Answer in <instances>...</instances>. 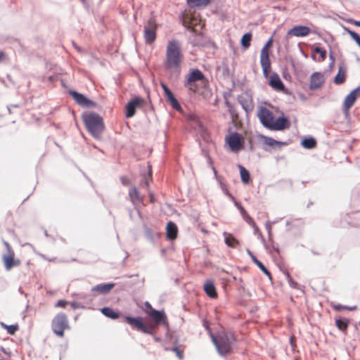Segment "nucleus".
Masks as SVG:
<instances>
[{"instance_id": "obj_38", "label": "nucleus", "mask_w": 360, "mask_h": 360, "mask_svg": "<svg viewBox=\"0 0 360 360\" xmlns=\"http://www.w3.org/2000/svg\"><path fill=\"white\" fill-rule=\"evenodd\" d=\"M348 321L342 319L336 320V326L341 330H344L347 328Z\"/></svg>"}, {"instance_id": "obj_43", "label": "nucleus", "mask_w": 360, "mask_h": 360, "mask_svg": "<svg viewBox=\"0 0 360 360\" xmlns=\"http://www.w3.org/2000/svg\"><path fill=\"white\" fill-rule=\"evenodd\" d=\"M71 307L73 308V309H79V308H83L84 306L78 302H71Z\"/></svg>"}, {"instance_id": "obj_17", "label": "nucleus", "mask_w": 360, "mask_h": 360, "mask_svg": "<svg viewBox=\"0 0 360 360\" xmlns=\"http://www.w3.org/2000/svg\"><path fill=\"white\" fill-rule=\"evenodd\" d=\"M324 82L323 75L320 72H314L310 79V89H316L322 86Z\"/></svg>"}, {"instance_id": "obj_56", "label": "nucleus", "mask_w": 360, "mask_h": 360, "mask_svg": "<svg viewBox=\"0 0 360 360\" xmlns=\"http://www.w3.org/2000/svg\"><path fill=\"white\" fill-rule=\"evenodd\" d=\"M198 126H199L200 129L201 131H203L204 130V127L202 126V124L200 122H198Z\"/></svg>"}, {"instance_id": "obj_39", "label": "nucleus", "mask_w": 360, "mask_h": 360, "mask_svg": "<svg viewBox=\"0 0 360 360\" xmlns=\"http://www.w3.org/2000/svg\"><path fill=\"white\" fill-rule=\"evenodd\" d=\"M191 21H192L191 16L189 15L188 14H185L184 16V18H183V25L185 27L188 28L191 26H192V25H193V22Z\"/></svg>"}, {"instance_id": "obj_55", "label": "nucleus", "mask_w": 360, "mask_h": 360, "mask_svg": "<svg viewBox=\"0 0 360 360\" xmlns=\"http://www.w3.org/2000/svg\"><path fill=\"white\" fill-rule=\"evenodd\" d=\"M121 180H122V183L123 184H127V181H128V180H127L126 178L122 177V178L121 179Z\"/></svg>"}, {"instance_id": "obj_31", "label": "nucleus", "mask_w": 360, "mask_h": 360, "mask_svg": "<svg viewBox=\"0 0 360 360\" xmlns=\"http://www.w3.org/2000/svg\"><path fill=\"white\" fill-rule=\"evenodd\" d=\"M251 39H252V34L251 33L248 32V33H245V34L243 35L241 40H240V44L244 49H247L250 47Z\"/></svg>"}, {"instance_id": "obj_45", "label": "nucleus", "mask_w": 360, "mask_h": 360, "mask_svg": "<svg viewBox=\"0 0 360 360\" xmlns=\"http://www.w3.org/2000/svg\"><path fill=\"white\" fill-rule=\"evenodd\" d=\"M66 304H67V302H65L64 300H58L57 302V303L56 304V307H65Z\"/></svg>"}, {"instance_id": "obj_24", "label": "nucleus", "mask_w": 360, "mask_h": 360, "mask_svg": "<svg viewBox=\"0 0 360 360\" xmlns=\"http://www.w3.org/2000/svg\"><path fill=\"white\" fill-rule=\"evenodd\" d=\"M238 101L242 105L243 108L248 112L252 111L253 109V105L250 99L248 97L240 96Z\"/></svg>"}, {"instance_id": "obj_9", "label": "nucleus", "mask_w": 360, "mask_h": 360, "mask_svg": "<svg viewBox=\"0 0 360 360\" xmlns=\"http://www.w3.org/2000/svg\"><path fill=\"white\" fill-rule=\"evenodd\" d=\"M257 116L264 127L270 129L274 122V115L266 108L261 107L257 112Z\"/></svg>"}, {"instance_id": "obj_14", "label": "nucleus", "mask_w": 360, "mask_h": 360, "mask_svg": "<svg viewBox=\"0 0 360 360\" xmlns=\"http://www.w3.org/2000/svg\"><path fill=\"white\" fill-rule=\"evenodd\" d=\"M309 33V27L304 25H296L288 30V35L302 37L307 36Z\"/></svg>"}, {"instance_id": "obj_10", "label": "nucleus", "mask_w": 360, "mask_h": 360, "mask_svg": "<svg viewBox=\"0 0 360 360\" xmlns=\"http://www.w3.org/2000/svg\"><path fill=\"white\" fill-rule=\"evenodd\" d=\"M70 94L72 96L74 100L78 105L82 107L94 108L96 106V103L87 98L84 94L78 93L74 90L70 91Z\"/></svg>"}, {"instance_id": "obj_1", "label": "nucleus", "mask_w": 360, "mask_h": 360, "mask_svg": "<svg viewBox=\"0 0 360 360\" xmlns=\"http://www.w3.org/2000/svg\"><path fill=\"white\" fill-rule=\"evenodd\" d=\"M184 55L181 44L179 41L173 39L169 41L166 46L165 58L163 65L165 70L175 74H179Z\"/></svg>"}, {"instance_id": "obj_61", "label": "nucleus", "mask_w": 360, "mask_h": 360, "mask_svg": "<svg viewBox=\"0 0 360 360\" xmlns=\"http://www.w3.org/2000/svg\"><path fill=\"white\" fill-rule=\"evenodd\" d=\"M219 183H220V184H221V188H222V189H224V185H223L222 182H221V181H219Z\"/></svg>"}, {"instance_id": "obj_20", "label": "nucleus", "mask_w": 360, "mask_h": 360, "mask_svg": "<svg viewBox=\"0 0 360 360\" xmlns=\"http://www.w3.org/2000/svg\"><path fill=\"white\" fill-rule=\"evenodd\" d=\"M269 84L273 89L277 91H281L284 89V84L277 74L271 75Z\"/></svg>"}, {"instance_id": "obj_2", "label": "nucleus", "mask_w": 360, "mask_h": 360, "mask_svg": "<svg viewBox=\"0 0 360 360\" xmlns=\"http://www.w3.org/2000/svg\"><path fill=\"white\" fill-rule=\"evenodd\" d=\"M211 338L218 353L221 356H225L231 352L232 345L235 341L231 333L221 331L219 332L217 335H211Z\"/></svg>"}, {"instance_id": "obj_42", "label": "nucleus", "mask_w": 360, "mask_h": 360, "mask_svg": "<svg viewBox=\"0 0 360 360\" xmlns=\"http://www.w3.org/2000/svg\"><path fill=\"white\" fill-rule=\"evenodd\" d=\"M235 205L236 206H238L239 210H240V214L242 215L243 218L245 216V215H248V214L246 212V211L245 210V209L241 207V206H238V202H235Z\"/></svg>"}, {"instance_id": "obj_37", "label": "nucleus", "mask_w": 360, "mask_h": 360, "mask_svg": "<svg viewBox=\"0 0 360 360\" xmlns=\"http://www.w3.org/2000/svg\"><path fill=\"white\" fill-rule=\"evenodd\" d=\"M345 30L347 32V33L349 34V36L352 37L353 40L356 41V43L360 47V37L359 35L356 33L355 32L350 30L349 29L345 28Z\"/></svg>"}, {"instance_id": "obj_30", "label": "nucleus", "mask_w": 360, "mask_h": 360, "mask_svg": "<svg viewBox=\"0 0 360 360\" xmlns=\"http://www.w3.org/2000/svg\"><path fill=\"white\" fill-rule=\"evenodd\" d=\"M101 312L105 316L112 319H116L119 317V314L117 312L113 311L110 307H103V309H101Z\"/></svg>"}, {"instance_id": "obj_26", "label": "nucleus", "mask_w": 360, "mask_h": 360, "mask_svg": "<svg viewBox=\"0 0 360 360\" xmlns=\"http://www.w3.org/2000/svg\"><path fill=\"white\" fill-rule=\"evenodd\" d=\"M210 2V0H187V4L191 8H205Z\"/></svg>"}, {"instance_id": "obj_27", "label": "nucleus", "mask_w": 360, "mask_h": 360, "mask_svg": "<svg viewBox=\"0 0 360 360\" xmlns=\"http://www.w3.org/2000/svg\"><path fill=\"white\" fill-rule=\"evenodd\" d=\"M224 242L229 247L236 248L237 245L239 243L238 240L235 238L232 234L228 233L226 232L224 233Z\"/></svg>"}, {"instance_id": "obj_23", "label": "nucleus", "mask_w": 360, "mask_h": 360, "mask_svg": "<svg viewBox=\"0 0 360 360\" xmlns=\"http://www.w3.org/2000/svg\"><path fill=\"white\" fill-rule=\"evenodd\" d=\"M167 238L170 240H174L176 238L177 235V227L176 224L172 221H169L166 227Z\"/></svg>"}, {"instance_id": "obj_51", "label": "nucleus", "mask_w": 360, "mask_h": 360, "mask_svg": "<svg viewBox=\"0 0 360 360\" xmlns=\"http://www.w3.org/2000/svg\"><path fill=\"white\" fill-rule=\"evenodd\" d=\"M174 350H175V351L176 352V354H177V356H178L180 359H181V358H182V354H181V352L180 351H179V350L177 349V348H174Z\"/></svg>"}, {"instance_id": "obj_60", "label": "nucleus", "mask_w": 360, "mask_h": 360, "mask_svg": "<svg viewBox=\"0 0 360 360\" xmlns=\"http://www.w3.org/2000/svg\"><path fill=\"white\" fill-rule=\"evenodd\" d=\"M146 307H150V304H149L148 302H146Z\"/></svg>"}, {"instance_id": "obj_59", "label": "nucleus", "mask_w": 360, "mask_h": 360, "mask_svg": "<svg viewBox=\"0 0 360 360\" xmlns=\"http://www.w3.org/2000/svg\"><path fill=\"white\" fill-rule=\"evenodd\" d=\"M354 25H356V26L360 27V21H355L354 22Z\"/></svg>"}, {"instance_id": "obj_35", "label": "nucleus", "mask_w": 360, "mask_h": 360, "mask_svg": "<svg viewBox=\"0 0 360 360\" xmlns=\"http://www.w3.org/2000/svg\"><path fill=\"white\" fill-rule=\"evenodd\" d=\"M264 143L269 146H271V147H274L276 145H282L283 143L282 142H279L272 138H270V137H264Z\"/></svg>"}, {"instance_id": "obj_7", "label": "nucleus", "mask_w": 360, "mask_h": 360, "mask_svg": "<svg viewBox=\"0 0 360 360\" xmlns=\"http://www.w3.org/2000/svg\"><path fill=\"white\" fill-rule=\"evenodd\" d=\"M157 25L155 20L150 18L144 25V39L146 44H152L156 39Z\"/></svg>"}, {"instance_id": "obj_8", "label": "nucleus", "mask_w": 360, "mask_h": 360, "mask_svg": "<svg viewBox=\"0 0 360 360\" xmlns=\"http://www.w3.org/2000/svg\"><path fill=\"white\" fill-rule=\"evenodd\" d=\"M226 142L232 152L237 153L243 148V140L238 133H232L226 136Z\"/></svg>"}, {"instance_id": "obj_18", "label": "nucleus", "mask_w": 360, "mask_h": 360, "mask_svg": "<svg viewBox=\"0 0 360 360\" xmlns=\"http://www.w3.org/2000/svg\"><path fill=\"white\" fill-rule=\"evenodd\" d=\"M290 127V122L287 118L283 116L279 117L276 122H273L271 130L281 131Z\"/></svg>"}, {"instance_id": "obj_21", "label": "nucleus", "mask_w": 360, "mask_h": 360, "mask_svg": "<svg viewBox=\"0 0 360 360\" xmlns=\"http://www.w3.org/2000/svg\"><path fill=\"white\" fill-rule=\"evenodd\" d=\"M204 290L209 297L212 298L217 297L216 289L214 283L211 280H207L205 281L204 284Z\"/></svg>"}, {"instance_id": "obj_12", "label": "nucleus", "mask_w": 360, "mask_h": 360, "mask_svg": "<svg viewBox=\"0 0 360 360\" xmlns=\"http://www.w3.org/2000/svg\"><path fill=\"white\" fill-rule=\"evenodd\" d=\"M204 79V75L202 72L198 70H193L188 75L186 76V80L185 82V86L192 90L193 89V83L196 81L202 80Z\"/></svg>"}, {"instance_id": "obj_32", "label": "nucleus", "mask_w": 360, "mask_h": 360, "mask_svg": "<svg viewBox=\"0 0 360 360\" xmlns=\"http://www.w3.org/2000/svg\"><path fill=\"white\" fill-rule=\"evenodd\" d=\"M239 170H240V175L241 178V181L245 183L248 184L250 181V173L242 165H238Z\"/></svg>"}, {"instance_id": "obj_34", "label": "nucleus", "mask_w": 360, "mask_h": 360, "mask_svg": "<svg viewBox=\"0 0 360 360\" xmlns=\"http://www.w3.org/2000/svg\"><path fill=\"white\" fill-rule=\"evenodd\" d=\"M1 325L4 328H6L7 330L8 333L10 335H13L18 330V325L8 326L4 323H1Z\"/></svg>"}, {"instance_id": "obj_5", "label": "nucleus", "mask_w": 360, "mask_h": 360, "mask_svg": "<svg viewBox=\"0 0 360 360\" xmlns=\"http://www.w3.org/2000/svg\"><path fill=\"white\" fill-rule=\"evenodd\" d=\"M4 245L6 248L7 252L3 255L2 259L4 261L6 270L10 271L13 267L19 266L20 262L19 259H14V252L11 249L8 243L4 241Z\"/></svg>"}, {"instance_id": "obj_33", "label": "nucleus", "mask_w": 360, "mask_h": 360, "mask_svg": "<svg viewBox=\"0 0 360 360\" xmlns=\"http://www.w3.org/2000/svg\"><path fill=\"white\" fill-rule=\"evenodd\" d=\"M167 100L168 101V102H169V103L171 104L174 109L178 111L181 110L180 104L179 103L178 101L176 99L173 94L167 97Z\"/></svg>"}, {"instance_id": "obj_11", "label": "nucleus", "mask_w": 360, "mask_h": 360, "mask_svg": "<svg viewBox=\"0 0 360 360\" xmlns=\"http://www.w3.org/2000/svg\"><path fill=\"white\" fill-rule=\"evenodd\" d=\"M260 64L262 68L263 74L267 77L271 69V62L269 60V50L262 48L260 53Z\"/></svg>"}, {"instance_id": "obj_40", "label": "nucleus", "mask_w": 360, "mask_h": 360, "mask_svg": "<svg viewBox=\"0 0 360 360\" xmlns=\"http://www.w3.org/2000/svg\"><path fill=\"white\" fill-rule=\"evenodd\" d=\"M149 167H150V169H149L148 176H146L144 178V180L142 182L143 186H145V187H148V186L149 182L151 180L152 172H151L150 166H149Z\"/></svg>"}, {"instance_id": "obj_4", "label": "nucleus", "mask_w": 360, "mask_h": 360, "mask_svg": "<svg viewBox=\"0 0 360 360\" xmlns=\"http://www.w3.org/2000/svg\"><path fill=\"white\" fill-rule=\"evenodd\" d=\"M126 321L131 326L134 328L139 331H141L146 334L153 335L155 329V326L153 324L146 325L141 317H131L126 316Z\"/></svg>"}, {"instance_id": "obj_29", "label": "nucleus", "mask_w": 360, "mask_h": 360, "mask_svg": "<svg viewBox=\"0 0 360 360\" xmlns=\"http://www.w3.org/2000/svg\"><path fill=\"white\" fill-rule=\"evenodd\" d=\"M302 146L307 149H312L315 148L316 145V141L315 139L310 137V138H306L302 141L301 143Z\"/></svg>"}, {"instance_id": "obj_63", "label": "nucleus", "mask_w": 360, "mask_h": 360, "mask_svg": "<svg viewBox=\"0 0 360 360\" xmlns=\"http://www.w3.org/2000/svg\"><path fill=\"white\" fill-rule=\"evenodd\" d=\"M73 46H75V49H77V46H75V44H73Z\"/></svg>"}, {"instance_id": "obj_16", "label": "nucleus", "mask_w": 360, "mask_h": 360, "mask_svg": "<svg viewBox=\"0 0 360 360\" xmlns=\"http://www.w3.org/2000/svg\"><path fill=\"white\" fill-rule=\"evenodd\" d=\"M360 91V86L352 90L345 98L344 101V110L347 112L354 105L356 98L357 92Z\"/></svg>"}, {"instance_id": "obj_57", "label": "nucleus", "mask_w": 360, "mask_h": 360, "mask_svg": "<svg viewBox=\"0 0 360 360\" xmlns=\"http://www.w3.org/2000/svg\"><path fill=\"white\" fill-rule=\"evenodd\" d=\"M225 191H226V195H227L229 198H231L232 200H234V198L232 196V195H231L230 193H229V192L227 191V190H226V189H225Z\"/></svg>"}, {"instance_id": "obj_15", "label": "nucleus", "mask_w": 360, "mask_h": 360, "mask_svg": "<svg viewBox=\"0 0 360 360\" xmlns=\"http://www.w3.org/2000/svg\"><path fill=\"white\" fill-rule=\"evenodd\" d=\"M148 315L154 320L155 324L153 325L155 326L160 323L167 325V317L164 311L151 309L148 312Z\"/></svg>"}, {"instance_id": "obj_19", "label": "nucleus", "mask_w": 360, "mask_h": 360, "mask_svg": "<svg viewBox=\"0 0 360 360\" xmlns=\"http://www.w3.org/2000/svg\"><path fill=\"white\" fill-rule=\"evenodd\" d=\"M115 284L113 283H101L92 287L91 291L105 295L108 293L115 287Z\"/></svg>"}, {"instance_id": "obj_36", "label": "nucleus", "mask_w": 360, "mask_h": 360, "mask_svg": "<svg viewBox=\"0 0 360 360\" xmlns=\"http://www.w3.org/2000/svg\"><path fill=\"white\" fill-rule=\"evenodd\" d=\"M314 52L320 55V58H321L320 61H323L326 59V51L325 49H323L319 46H316L314 49Z\"/></svg>"}, {"instance_id": "obj_49", "label": "nucleus", "mask_w": 360, "mask_h": 360, "mask_svg": "<svg viewBox=\"0 0 360 360\" xmlns=\"http://www.w3.org/2000/svg\"><path fill=\"white\" fill-rule=\"evenodd\" d=\"M253 229H254L255 233H258L259 237H260L262 239V240H264V239L262 236V234L261 233V232H259V229L258 228H257V229L256 228H253Z\"/></svg>"}, {"instance_id": "obj_53", "label": "nucleus", "mask_w": 360, "mask_h": 360, "mask_svg": "<svg viewBox=\"0 0 360 360\" xmlns=\"http://www.w3.org/2000/svg\"><path fill=\"white\" fill-rule=\"evenodd\" d=\"M345 309H348V310H349V311H353V310H354V309H356V306H353V307H347V306H346V308H345Z\"/></svg>"}, {"instance_id": "obj_58", "label": "nucleus", "mask_w": 360, "mask_h": 360, "mask_svg": "<svg viewBox=\"0 0 360 360\" xmlns=\"http://www.w3.org/2000/svg\"><path fill=\"white\" fill-rule=\"evenodd\" d=\"M213 173L214 174V176H215L216 179H218L217 170L215 169L214 167H213Z\"/></svg>"}, {"instance_id": "obj_50", "label": "nucleus", "mask_w": 360, "mask_h": 360, "mask_svg": "<svg viewBox=\"0 0 360 360\" xmlns=\"http://www.w3.org/2000/svg\"><path fill=\"white\" fill-rule=\"evenodd\" d=\"M345 308H346V306H343V305H340V304L334 306V309L338 311L341 310L342 309H345Z\"/></svg>"}, {"instance_id": "obj_52", "label": "nucleus", "mask_w": 360, "mask_h": 360, "mask_svg": "<svg viewBox=\"0 0 360 360\" xmlns=\"http://www.w3.org/2000/svg\"><path fill=\"white\" fill-rule=\"evenodd\" d=\"M5 58V53L0 51V61H1L2 60H4Z\"/></svg>"}, {"instance_id": "obj_28", "label": "nucleus", "mask_w": 360, "mask_h": 360, "mask_svg": "<svg viewBox=\"0 0 360 360\" xmlns=\"http://www.w3.org/2000/svg\"><path fill=\"white\" fill-rule=\"evenodd\" d=\"M346 70L343 66H340L338 72L335 77L334 82L336 84H341L345 81Z\"/></svg>"}, {"instance_id": "obj_44", "label": "nucleus", "mask_w": 360, "mask_h": 360, "mask_svg": "<svg viewBox=\"0 0 360 360\" xmlns=\"http://www.w3.org/2000/svg\"><path fill=\"white\" fill-rule=\"evenodd\" d=\"M272 224H273L272 222H271L269 221H267L266 224H265L266 229L267 230L268 233H269V236L271 235Z\"/></svg>"}, {"instance_id": "obj_47", "label": "nucleus", "mask_w": 360, "mask_h": 360, "mask_svg": "<svg viewBox=\"0 0 360 360\" xmlns=\"http://www.w3.org/2000/svg\"><path fill=\"white\" fill-rule=\"evenodd\" d=\"M272 41H273V39H272V37H271L267 41V42L265 44V45L263 46V48H266V49H268L271 46Z\"/></svg>"}, {"instance_id": "obj_41", "label": "nucleus", "mask_w": 360, "mask_h": 360, "mask_svg": "<svg viewBox=\"0 0 360 360\" xmlns=\"http://www.w3.org/2000/svg\"><path fill=\"white\" fill-rule=\"evenodd\" d=\"M243 219L249 224L250 225L252 228H256L257 229V226L256 225V224L255 223V221H253V219L248 214V215H245L244 217H243Z\"/></svg>"}, {"instance_id": "obj_22", "label": "nucleus", "mask_w": 360, "mask_h": 360, "mask_svg": "<svg viewBox=\"0 0 360 360\" xmlns=\"http://www.w3.org/2000/svg\"><path fill=\"white\" fill-rule=\"evenodd\" d=\"M129 197L132 204L134 205L142 200L139 192L135 186H133L130 188L129 191Z\"/></svg>"}, {"instance_id": "obj_64", "label": "nucleus", "mask_w": 360, "mask_h": 360, "mask_svg": "<svg viewBox=\"0 0 360 360\" xmlns=\"http://www.w3.org/2000/svg\"><path fill=\"white\" fill-rule=\"evenodd\" d=\"M73 46H75V49H77V46H75V44H73Z\"/></svg>"}, {"instance_id": "obj_6", "label": "nucleus", "mask_w": 360, "mask_h": 360, "mask_svg": "<svg viewBox=\"0 0 360 360\" xmlns=\"http://www.w3.org/2000/svg\"><path fill=\"white\" fill-rule=\"evenodd\" d=\"M68 328L67 317L64 314H58L52 321V328L55 334L60 337L64 335V330Z\"/></svg>"}, {"instance_id": "obj_3", "label": "nucleus", "mask_w": 360, "mask_h": 360, "mask_svg": "<svg viewBox=\"0 0 360 360\" xmlns=\"http://www.w3.org/2000/svg\"><path fill=\"white\" fill-rule=\"evenodd\" d=\"M82 119L89 133L95 138L99 137L104 129L101 117L95 112H90L83 115Z\"/></svg>"}, {"instance_id": "obj_13", "label": "nucleus", "mask_w": 360, "mask_h": 360, "mask_svg": "<svg viewBox=\"0 0 360 360\" xmlns=\"http://www.w3.org/2000/svg\"><path fill=\"white\" fill-rule=\"evenodd\" d=\"M144 100L141 97H135L132 98L126 105V117L129 118L135 115L136 109L141 105Z\"/></svg>"}, {"instance_id": "obj_25", "label": "nucleus", "mask_w": 360, "mask_h": 360, "mask_svg": "<svg viewBox=\"0 0 360 360\" xmlns=\"http://www.w3.org/2000/svg\"><path fill=\"white\" fill-rule=\"evenodd\" d=\"M248 254L250 256L253 262L269 277H270L271 274L268 269L264 266V265L257 259V257L252 253L250 250H247Z\"/></svg>"}, {"instance_id": "obj_54", "label": "nucleus", "mask_w": 360, "mask_h": 360, "mask_svg": "<svg viewBox=\"0 0 360 360\" xmlns=\"http://www.w3.org/2000/svg\"><path fill=\"white\" fill-rule=\"evenodd\" d=\"M161 86H162L163 91L168 89L167 86L165 83H162V82L161 83Z\"/></svg>"}, {"instance_id": "obj_46", "label": "nucleus", "mask_w": 360, "mask_h": 360, "mask_svg": "<svg viewBox=\"0 0 360 360\" xmlns=\"http://www.w3.org/2000/svg\"><path fill=\"white\" fill-rule=\"evenodd\" d=\"M288 283H289L290 287H292L293 288H297L298 286V284L296 282L293 281L292 280V278L288 279Z\"/></svg>"}, {"instance_id": "obj_48", "label": "nucleus", "mask_w": 360, "mask_h": 360, "mask_svg": "<svg viewBox=\"0 0 360 360\" xmlns=\"http://www.w3.org/2000/svg\"><path fill=\"white\" fill-rule=\"evenodd\" d=\"M164 93H165V96H166V98L172 94V92L170 91V89L169 88L165 89L164 91Z\"/></svg>"}, {"instance_id": "obj_62", "label": "nucleus", "mask_w": 360, "mask_h": 360, "mask_svg": "<svg viewBox=\"0 0 360 360\" xmlns=\"http://www.w3.org/2000/svg\"><path fill=\"white\" fill-rule=\"evenodd\" d=\"M73 46H75V49H77V46H75V44H73Z\"/></svg>"}]
</instances>
